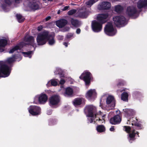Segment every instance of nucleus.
I'll return each mask as SVG.
<instances>
[{
	"label": "nucleus",
	"instance_id": "dca6fc26",
	"mask_svg": "<svg viewBox=\"0 0 147 147\" xmlns=\"http://www.w3.org/2000/svg\"><path fill=\"white\" fill-rule=\"evenodd\" d=\"M109 14L107 13L98 15L97 17V21L102 24L105 23L108 20Z\"/></svg>",
	"mask_w": 147,
	"mask_h": 147
},
{
	"label": "nucleus",
	"instance_id": "cd10ccee",
	"mask_svg": "<svg viewBox=\"0 0 147 147\" xmlns=\"http://www.w3.org/2000/svg\"><path fill=\"white\" fill-rule=\"evenodd\" d=\"M115 11L117 13L121 12L123 9V7L120 5H117L115 7Z\"/></svg>",
	"mask_w": 147,
	"mask_h": 147
},
{
	"label": "nucleus",
	"instance_id": "58836bf2",
	"mask_svg": "<svg viewBox=\"0 0 147 147\" xmlns=\"http://www.w3.org/2000/svg\"><path fill=\"white\" fill-rule=\"evenodd\" d=\"M65 80L64 79L61 78L60 80V81L59 83L60 84L62 85V84H63L65 83Z\"/></svg>",
	"mask_w": 147,
	"mask_h": 147
},
{
	"label": "nucleus",
	"instance_id": "79ce46f5",
	"mask_svg": "<svg viewBox=\"0 0 147 147\" xmlns=\"http://www.w3.org/2000/svg\"><path fill=\"white\" fill-rule=\"evenodd\" d=\"M42 28L43 27L42 26H39L38 27V30L39 31H40L42 29Z\"/></svg>",
	"mask_w": 147,
	"mask_h": 147
},
{
	"label": "nucleus",
	"instance_id": "ddd939ff",
	"mask_svg": "<svg viewBox=\"0 0 147 147\" xmlns=\"http://www.w3.org/2000/svg\"><path fill=\"white\" fill-rule=\"evenodd\" d=\"M102 25L97 20L93 21L92 23V28L93 31L96 32H100L102 29Z\"/></svg>",
	"mask_w": 147,
	"mask_h": 147
},
{
	"label": "nucleus",
	"instance_id": "b1692460",
	"mask_svg": "<svg viewBox=\"0 0 147 147\" xmlns=\"http://www.w3.org/2000/svg\"><path fill=\"white\" fill-rule=\"evenodd\" d=\"M7 44V40L6 39H0V51L3 52L4 49L2 47H4Z\"/></svg>",
	"mask_w": 147,
	"mask_h": 147
},
{
	"label": "nucleus",
	"instance_id": "9d476101",
	"mask_svg": "<svg viewBox=\"0 0 147 147\" xmlns=\"http://www.w3.org/2000/svg\"><path fill=\"white\" fill-rule=\"evenodd\" d=\"M79 78L84 81L86 85H89L90 83V80L92 79L91 73L87 71H84Z\"/></svg>",
	"mask_w": 147,
	"mask_h": 147
},
{
	"label": "nucleus",
	"instance_id": "3c124183",
	"mask_svg": "<svg viewBox=\"0 0 147 147\" xmlns=\"http://www.w3.org/2000/svg\"><path fill=\"white\" fill-rule=\"evenodd\" d=\"M53 0H48V1H52Z\"/></svg>",
	"mask_w": 147,
	"mask_h": 147
},
{
	"label": "nucleus",
	"instance_id": "e433bc0d",
	"mask_svg": "<svg viewBox=\"0 0 147 147\" xmlns=\"http://www.w3.org/2000/svg\"><path fill=\"white\" fill-rule=\"evenodd\" d=\"M66 38L68 39H72L73 38V34L72 33H69L66 35Z\"/></svg>",
	"mask_w": 147,
	"mask_h": 147
},
{
	"label": "nucleus",
	"instance_id": "72a5a7b5",
	"mask_svg": "<svg viewBox=\"0 0 147 147\" xmlns=\"http://www.w3.org/2000/svg\"><path fill=\"white\" fill-rule=\"evenodd\" d=\"M98 0H90L86 3V5L89 7H91L94 3H95Z\"/></svg>",
	"mask_w": 147,
	"mask_h": 147
},
{
	"label": "nucleus",
	"instance_id": "0eeeda50",
	"mask_svg": "<svg viewBox=\"0 0 147 147\" xmlns=\"http://www.w3.org/2000/svg\"><path fill=\"white\" fill-rule=\"evenodd\" d=\"M48 98V96L45 94L42 93L35 96L34 102L36 104H37L38 103L40 104H44L47 102Z\"/></svg>",
	"mask_w": 147,
	"mask_h": 147
},
{
	"label": "nucleus",
	"instance_id": "5701e85b",
	"mask_svg": "<svg viewBox=\"0 0 147 147\" xmlns=\"http://www.w3.org/2000/svg\"><path fill=\"white\" fill-rule=\"evenodd\" d=\"M84 99L82 98H77L75 99L73 101L74 105L76 107L83 103L84 102Z\"/></svg>",
	"mask_w": 147,
	"mask_h": 147
},
{
	"label": "nucleus",
	"instance_id": "6ab92c4d",
	"mask_svg": "<svg viewBox=\"0 0 147 147\" xmlns=\"http://www.w3.org/2000/svg\"><path fill=\"white\" fill-rule=\"evenodd\" d=\"M111 6L110 3L107 1L102 2L98 6V8L99 9H109Z\"/></svg>",
	"mask_w": 147,
	"mask_h": 147
},
{
	"label": "nucleus",
	"instance_id": "aec40b11",
	"mask_svg": "<svg viewBox=\"0 0 147 147\" xmlns=\"http://www.w3.org/2000/svg\"><path fill=\"white\" fill-rule=\"evenodd\" d=\"M4 3L1 6L3 11L7 12L9 11L10 9L9 5L11 4V0H3Z\"/></svg>",
	"mask_w": 147,
	"mask_h": 147
},
{
	"label": "nucleus",
	"instance_id": "a19ab883",
	"mask_svg": "<svg viewBox=\"0 0 147 147\" xmlns=\"http://www.w3.org/2000/svg\"><path fill=\"white\" fill-rule=\"evenodd\" d=\"M69 7V6H66L64 7L62 9L63 11H65L67 10Z\"/></svg>",
	"mask_w": 147,
	"mask_h": 147
},
{
	"label": "nucleus",
	"instance_id": "ea45409f",
	"mask_svg": "<svg viewBox=\"0 0 147 147\" xmlns=\"http://www.w3.org/2000/svg\"><path fill=\"white\" fill-rule=\"evenodd\" d=\"M63 36L61 35H59L57 36V38L59 40H61L63 39Z\"/></svg>",
	"mask_w": 147,
	"mask_h": 147
},
{
	"label": "nucleus",
	"instance_id": "de8ad7c7",
	"mask_svg": "<svg viewBox=\"0 0 147 147\" xmlns=\"http://www.w3.org/2000/svg\"><path fill=\"white\" fill-rule=\"evenodd\" d=\"M51 17L50 16L48 17L45 18V20L46 21H47L51 19Z\"/></svg>",
	"mask_w": 147,
	"mask_h": 147
},
{
	"label": "nucleus",
	"instance_id": "393cba45",
	"mask_svg": "<svg viewBox=\"0 0 147 147\" xmlns=\"http://www.w3.org/2000/svg\"><path fill=\"white\" fill-rule=\"evenodd\" d=\"M73 93V90L72 89L69 87L66 89L64 95L65 96H67L72 95Z\"/></svg>",
	"mask_w": 147,
	"mask_h": 147
},
{
	"label": "nucleus",
	"instance_id": "09e8293b",
	"mask_svg": "<svg viewBox=\"0 0 147 147\" xmlns=\"http://www.w3.org/2000/svg\"><path fill=\"white\" fill-rule=\"evenodd\" d=\"M63 44L66 47H67L68 46V43L67 42L63 43Z\"/></svg>",
	"mask_w": 147,
	"mask_h": 147
},
{
	"label": "nucleus",
	"instance_id": "f3484780",
	"mask_svg": "<svg viewBox=\"0 0 147 147\" xmlns=\"http://www.w3.org/2000/svg\"><path fill=\"white\" fill-rule=\"evenodd\" d=\"M96 93L94 89H91L88 91L86 94V97L89 100H94L96 97Z\"/></svg>",
	"mask_w": 147,
	"mask_h": 147
},
{
	"label": "nucleus",
	"instance_id": "7c9ffc66",
	"mask_svg": "<svg viewBox=\"0 0 147 147\" xmlns=\"http://www.w3.org/2000/svg\"><path fill=\"white\" fill-rule=\"evenodd\" d=\"M25 57H28L29 58L31 57L32 55L33 54V52L32 51H30L27 52H21Z\"/></svg>",
	"mask_w": 147,
	"mask_h": 147
},
{
	"label": "nucleus",
	"instance_id": "7ed1b4c3",
	"mask_svg": "<svg viewBox=\"0 0 147 147\" xmlns=\"http://www.w3.org/2000/svg\"><path fill=\"white\" fill-rule=\"evenodd\" d=\"M54 34L53 33L50 34L46 31H43L38 34L36 41L38 45H42L45 44L47 41L49 40V43L50 45H52L55 43L53 37Z\"/></svg>",
	"mask_w": 147,
	"mask_h": 147
},
{
	"label": "nucleus",
	"instance_id": "2f4dec72",
	"mask_svg": "<svg viewBox=\"0 0 147 147\" xmlns=\"http://www.w3.org/2000/svg\"><path fill=\"white\" fill-rule=\"evenodd\" d=\"M128 95L127 93L123 92L121 95V99L124 101H127L128 100Z\"/></svg>",
	"mask_w": 147,
	"mask_h": 147
},
{
	"label": "nucleus",
	"instance_id": "c85d7f7f",
	"mask_svg": "<svg viewBox=\"0 0 147 147\" xmlns=\"http://www.w3.org/2000/svg\"><path fill=\"white\" fill-rule=\"evenodd\" d=\"M71 22V24L75 27H77L79 26V22L76 20L72 18Z\"/></svg>",
	"mask_w": 147,
	"mask_h": 147
},
{
	"label": "nucleus",
	"instance_id": "473e14b6",
	"mask_svg": "<svg viewBox=\"0 0 147 147\" xmlns=\"http://www.w3.org/2000/svg\"><path fill=\"white\" fill-rule=\"evenodd\" d=\"M16 17L18 22L20 23L23 22L24 20V18L20 14H17Z\"/></svg>",
	"mask_w": 147,
	"mask_h": 147
},
{
	"label": "nucleus",
	"instance_id": "f257e3e1",
	"mask_svg": "<svg viewBox=\"0 0 147 147\" xmlns=\"http://www.w3.org/2000/svg\"><path fill=\"white\" fill-rule=\"evenodd\" d=\"M19 61L22 59V58L20 55L17 56H13L12 57L8 58L5 62L0 61V75L2 74L4 76L3 77H6L8 76L10 74L11 71L10 67L6 65V63L10 64L18 59Z\"/></svg>",
	"mask_w": 147,
	"mask_h": 147
},
{
	"label": "nucleus",
	"instance_id": "c03bdc74",
	"mask_svg": "<svg viewBox=\"0 0 147 147\" xmlns=\"http://www.w3.org/2000/svg\"><path fill=\"white\" fill-rule=\"evenodd\" d=\"M134 125L136 126H137V127H140L141 126V124L139 123H136L134 124Z\"/></svg>",
	"mask_w": 147,
	"mask_h": 147
},
{
	"label": "nucleus",
	"instance_id": "a878e982",
	"mask_svg": "<svg viewBox=\"0 0 147 147\" xmlns=\"http://www.w3.org/2000/svg\"><path fill=\"white\" fill-rule=\"evenodd\" d=\"M123 110L125 113L127 117L129 115H133L134 113V111L132 109H123Z\"/></svg>",
	"mask_w": 147,
	"mask_h": 147
},
{
	"label": "nucleus",
	"instance_id": "bb28decb",
	"mask_svg": "<svg viewBox=\"0 0 147 147\" xmlns=\"http://www.w3.org/2000/svg\"><path fill=\"white\" fill-rule=\"evenodd\" d=\"M58 83L57 81L55 80H51L49 81L46 84L47 87L51 85L55 86L57 85Z\"/></svg>",
	"mask_w": 147,
	"mask_h": 147
},
{
	"label": "nucleus",
	"instance_id": "412c9836",
	"mask_svg": "<svg viewBox=\"0 0 147 147\" xmlns=\"http://www.w3.org/2000/svg\"><path fill=\"white\" fill-rule=\"evenodd\" d=\"M67 20L64 19L60 20L56 22V25L59 28L63 27L67 24Z\"/></svg>",
	"mask_w": 147,
	"mask_h": 147
},
{
	"label": "nucleus",
	"instance_id": "49530a36",
	"mask_svg": "<svg viewBox=\"0 0 147 147\" xmlns=\"http://www.w3.org/2000/svg\"><path fill=\"white\" fill-rule=\"evenodd\" d=\"M114 129V127H112L110 128V130L111 131H113Z\"/></svg>",
	"mask_w": 147,
	"mask_h": 147
},
{
	"label": "nucleus",
	"instance_id": "f03ea898",
	"mask_svg": "<svg viewBox=\"0 0 147 147\" xmlns=\"http://www.w3.org/2000/svg\"><path fill=\"white\" fill-rule=\"evenodd\" d=\"M86 109L88 111V113L87 116L88 117V122L89 123H92L93 121L95 122V118L96 120L97 121L98 119V121H101L100 120V117L101 116V113L100 111H99L98 112L96 113V107L92 105H88L86 107ZM105 115L102 116V118L103 119L102 123L104 122V117Z\"/></svg>",
	"mask_w": 147,
	"mask_h": 147
},
{
	"label": "nucleus",
	"instance_id": "603ef678",
	"mask_svg": "<svg viewBox=\"0 0 147 147\" xmlns=\"http://www.w3.org/2000/svg\"><path fill=\"white\" fill-rule=\"evenodd\" d=\"M136 121H137V119H136Z\"/></svg>",
	"mask_w": 147,
	"mask_h": 147
},
{
	"label": "nucleus",
	"instance_id": "4468645a",
	"mask_svg": "<svg viewBox=\"0 0 147 147\" xmlns=\"http://www.w3.org/2000/svg\"><path fill=\"white\" fill-rule=\"evenodd\" d=\"M29 113L33 115H37L40 113L41 109L36 106H31L28 108Z\"/></svg>",
	"mask_w": 147,
	"mask_h": 147
},
{
	"label": "nucleus",
	"instance_id": "c9c22d12",
	"mask_svg": "<svg viewBox=\"0 0 147 147\" xmlns=\"http://www.w3.org/2000/svg\"><path fill=\"white\" fill-rule=\"evenodd\" d=\"M76 10L75 9H72L68 11V14L69 15H71L75 13L76 12Z\"/></svg>",
	"mask_w": 147,
	"mask_h": 147
},
{
	"label": "nucleus",
	"instance_id": "6e6552de",
	"mask_svg": "<svg viewBox=\"0 0 147 147\" xmlns=\"http://www.w3.org/2000/svg\"><path fill=\"white\" fill-rule=\"evenodd\" d=\"M124 129L127 133H129L128 139L130 143H132L133 141L135 140V136L136 134H137L138 136L139 137L138 132L136 131L135 130H131L129 127L124 126Z\"/></svg>",
	"mask_w": 147,
	"mask_h": 147
},
{
	"label": "nucleus",
	"instance_id": "9b49d317",
	"mask_svg": "<svg viewBox=\"0 0 147 147\" xmlns=\"http://www.w3.org/2000/svg\"><path fill=\"white\" fill-rule=\"evenodd\" d=\"M126 14L133 18H136L138 15V13L135 7L131 6L128 7L127 9Z\"/></svg>",
	"mask_w": 147,
	"mask_h": 147
},
{
	"label": "nucleus",
	"instance_id": "20e7f679",
	"mask_svg": "<svg viewBox=\"0 0 147 147\" xmlns=\"http://www.w3.org/2000/svg\"><path fill=\"white\" fill-rule=\"evenodd\" d=\"M26 44H30L34 47L36 46V44L34 43V39L33 36L26 35L24 38V41L11 49L9 51V53H12L16 51L20 50L24 45Z\"/></svg>",
	"mask_w": 147,
	"mask_h": 147
},
{
	"label": "nucleus",
	"instance_id": "37998d69",
	"mask_svg": "<svg viewBox=\"0 0 147 147\" xmlns=\"http://www.w3.org/2000/svg\"><path fill=\"white\" fill-rule=\"evenodd\" d=\"M81 30L80 29L78 28L76 30V32L78 34H79Z\"/></svg>",
	"mask_w": 147,
	"mask_h": 147
},
{
	"label": "nucleus",
	"instance_id": "1a4fd4ad",
	"mask_svg": "<svg viewBox=\"0 0 147 147\" xmlns=\"http://www.w3.org/2000/svg\"><path fill=\"white\" fill-rule=\"evenodd\" d=\"M113 21L117 26L120 25L123 26L126 24L127 22L125 18L123 16H115L113 18Z\"/></svg>",
	"mask_w": 147,
	"mask_h": 147
},
{
	"label": "nucleus",
	"instance_id": "423d86ee",
	"mask_svg": "<svg viewBox=\"0 0 147 147\" xmlns=\"http://www.w3.org/2000/svg\"><path fill=\"white\" fill-rule=\"evenodd\" d=\"M104 30L105 34L109 36H113L117 33L116 30L111 22L107 23L105 28Z\"/></svg>",
	"mask_w": 147,
	"mask_h": 147
},
{
	"label": "nucleus",
	"instance_id": "c756f323",
	"mask_svg": "<svg viewBox=\"0 0 147 147\" xmlns=\"http://www.w3.org/2000/svg\"><path fill=\"white\" fill-rule=\"evenodd\" d=\"M96 130L98 132H102L105 130V128L103 125H99L96 127Z\"/></svg>",
	"mask_w": 147,
	"mask_h": 147
},
{
	"label": "nucleus",
	"instance_id": "2eb2a0df",
	"mask_svg": "<svg viewBox=\"0 0 147 147\" xmlns=\"http://www.w3.org/2000/svg\"><path fill=\"white\" fill-rule=\"evenodd\" d=\"M117 113V115H115L113 117L111 118L110 119V123L112 124H116L119 123L121 121V119L120 116V112L119 110H117L116 111Z\"/></svg>",
	"mask_w": 147,
	"mask_h": 147
},
{
	"label": "nucleus",
	"instance_id": "4c0bfd02",
	"mask_svg": "<svg viewBox=\"0 0 147 147\" xmlns=\"http://www.w3.org/2000/svg\"><path fill=\"white\" fill-rule=\"evenodd\" d=\"M31 7L34 9H37L38 8V6L37 4H32L31 5Z\"/></svg>",
	"mask_w": 147,
	"mask_h": 147
},
{
	"label": "nucleus",
	"instance_id": "4be33fe9",
	"mask_svg": "<svg viewBox=\"0 0 147 147\" xmlns=\"http://www.w3.org/2000/svg\"><path fill=\"white\" fill-rule=\"evenodd\" d=\"M137 7L138 8L143 7L147 8V0H140L138 3Z\"/></svg>",
	"mask_w": 147,
	"mask_h": 147
},
{
	"label": "nucleus",
	"instance_id": "f704fd0d",
	"mask_svg": "<svg viewBox=\"0 0 147 147\" xmlns=\"http://www.w3.org/2000/svg\"><path fill=\"white\" fill-rule=\"evenodd\" d=\"M62 70L60 68H57L56 71L54 72V73L55 74H60L61 75H62V74L61 73L62 72Z\"/></svg>",
	"mask_w": 147,
	"mask_h": 147
},
{
	"label": "nucleus",
	"instance_id": "a211bd4d",
	"mask_svg": "<svg viewBox=\"0 0 147 147\" xmlns=\"http://www.w3.org/2000/svg\"><path fill=\"white\" fill-rule=\"evenodd\" d=\"M49 100L51 106L56 105L59 102L60 98L58 96L53 95L50 98Z\"/></svg>",
	"mask_w": 147,
	"mask_h": 147
},
{
	"label": "nucleus",
	"instance_id": "a18cd8bd",
	"mask_svg": "<svg viewBox=\"0 0 147 147\" xmlns=\"http://www.w3.org/2000/svg\"><path fill=\"white\" fill-rule=\"evenodd\" d=\"M52 113V111L51 110H48L47 112V114L48 115H50Z\"/></svg>",
	"mask_w": 147,
	"mask_h": 147
},
{
	"label": "nucleus",
	"instance_id": "8fccbe9b",
	"mask_svg": "<svg viewBox=\"0 0 147 147\" xmlns=\"http://www.w3.org/2000/svg\"><path fill=\"white\" fill-rule=\"evenodd\" d=\"M21 1V0H15V1L16 3H19Z\"/></svg>",
	"mask_w": 147,
	"mask_h": 147
},
{
	"label": "nucleus",
	"instance_id": "39448f33",
	"mask_svg": "<svg viewBox=\"0 0 147 147\" xmlns=\"http://www.w3.org/2000/svg\"><path fill=\"white\" fill-rule=\"evenodd\" d=\"M106 98L107 104L109 105V106L110 107L111 109H114L115 105V100L114 97L111 95H109L107 96L106 94H104L102 96L100 99V106L102 107V102L104 101Z\"/></svg>",
	"mask_w": 147,
	"mask_h": 147
},
{
	"label": "nucleus",
	"instance_id": "f8f14e48",
	"mask_svg": "<svg viewBox=\"0 0 147 147\" xmlns=\"http://www.w3.org/2000/svg\"><path fill=\"white\" fill-rule=\"evenodd\" d=\"M90 12L85 7H82L77 12L76 16L82 18H87L89 15Z\"/></svg>",
	"mask_w": 147,
	"mask_h": 147
},
{
	"label": "nucleus",
	"instance_id": "864d4df0",
	"mask_svg": "<svg viewBox=\"0 0 147 147\" xmlns=\"http://www.w3.org/2000/svg\"><path fill=\"white\" fill-rule=\"evenodd\" d=\"M132 125H133V123H132Z\"/></svg>",
	"mask_w": 147,
	"mask_h": 147
}]
</instances>
